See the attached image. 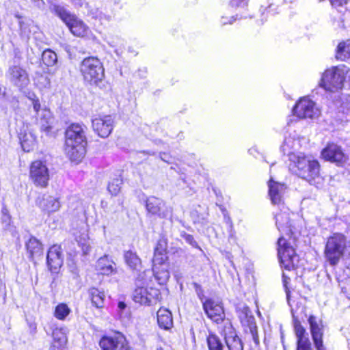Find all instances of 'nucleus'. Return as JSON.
<instances>
[{
    "instance_id": "obj_1",
    "label": "nucleus",
    "mask_w": 350,
    "mask_h": 350,
    "mask_svg": "<svg viewBox=\"0 0 350 350\" xmlns=\"http://www.w3.org/2000/svg\"><path fill=\"white\" fill-rule=\"evenodd\" d=\"M281 213L274 215L275 224L278 230L289 237L287 240L284 235L278 241V253L281 265L287 270L294 269L297 266L299 258L295 249L291 245V235L293 234V226L290 221V213L288 208L282 205Z\"/></svg>"
},
{
    "instance_id": "obj_2",
    "label": "nucleus",
    "mask_w": 350,
    "mask_h": 350,
    "mask_svg": "<svg viewBox=\"0 0 350 350\" xmlns=\"http://www.w3.org/2000/svg\"><path fill=\"white\" fill-rule=\"evenodd\" d=\"M85 126L79 123L70 124L65 132V152L70 160L80 163L85 155L87 138Z\"/></svg>"
},
{
    "instance_id": "obj_3",
    "label": "nucleus",
    "mask_w": 350,
    "mask_h": 350,
    "mask_svg": "<svg viewBox=\"0 0 350 350\" xmlns=\"http://www.w3.org/2000/svg\"><path fill=\"white\" fill-rule=\"evenodd\" d=\"M152 273L144 271L136 279V288L133 292V300L142 305L150 306L156 304L160 299V291L152 287Z\"/></svg>"
},
{
    "instance_id": "obj_4",
    "label": "nucleus",
    "mask_w": 350,
    "mask_h": 350,
    "mask_svg": "<svg viewBox=\"0 0 350 350\" xmlns=\"http://www.w3.org/2000/svg\"><path fill=\"white\" fill-rule=\"evenodd\" d=\"M345 83L350 87V68L340 65L325 70L319 81V86L326 91L335 92L342 90Z\"/></svg>"
},
{
    "instance_id": "obj_5",
    "label": "nucleus",
    "mask_w": 350,
    "mask_h": 350,
    "mask_svg": "<svg viewBox=\"0 0 350 350\" xmlns=\"http://www.w3.org/2000/svg\"><path fill=\"white\" fill-rule=\"evenodd\" d=\"M167 242L164 239L158 241L154 248V256L152 258V269L148 270L152 273L155 280L159 284H164L170 278L169 263L167 256Z\"/></svg>"
},
{
    "instance_id": "obj_6",
    "label": "nucleus",
    "mask_w": 350,
    "mask_h": 350,
    "mask_svg": "<svg viewBox=\"0 0 350 350\" xmlns=\"http://www.w3.org/2000/svg\"><path fill=\"white\" fill-rule=\"evenodd\" d=\"M80 72L85 82L97 85L105 77V69L100 60L96 57L85 58L80 64Z\"/></svg>"
},
{
    "instance_id": "obj_7",
    "label": "nucleus",
    "mask_w": 350,
    "mask_h": 350,
    "mask_svg": "<svg viewBox=\"0 0 350 350\" xmlns=\"http://www.w3.org/2000/svg\"><path fill=\"white\" fill-rule=\"evenodd\" d=\"M50 10L64 21L73 35L83 37L88 34L89 30L88 26L64 7L53 4Z\"/></svg>"
},
{
    "instance_id": "obj_8",
    "label": "nucleus",
    "mask_w": 350,
    "mask_h": 350,
    "mask_svg": "<svg viewBox=\"0 0 350 350\" xmlns=\"http://www.w3.org/2000/svg\"><path fill=\"white\" fill-rule=\"evenodd\" d=\"M346 237L341 233H334L327 241L325 257L329 265H337L343 256L346 249Z\"/></svg>"
},
{
    "instance_id": "obj_9",
    "label": "nucleus",
    "mask_w": 350,
    "mask_h": 350,
    "mask_svg": "<svg viewBox=\"0 0 350 350\" xmlns=\"http://www.w3.org/2000/svg\"><path fill=\"white\" fill-rule=\"evenodd\" d=\"M292 111L293 116L299 119L315 120L321 115V111L317 104L308 96L299 98Z\"/></svg>"
},
{
    "instance_id": "obj_10",
    "label": "nucleus",
    "mask_w": 350,
    "mask_h": 350,
    "mask_svg": "<svg viewBox=\"0 0 350 350\" xmlns=\"http://www.w3.org/2000/svg\"><path fill=\"white\" fill-rule=\"evenodd\" d=\"M29 177L36 187H46L50 174L46 161L38 159L33 161L29 167Z\"/></svg>"
},
{
    "instance_id": "obj_11",
    "label": "nucleus",
    "mask_w": 350,
    "mask_h": 350,
    "mask_svg": "<svg viewBox=\"0 0 350 350\" xmlns=\"http://www.w3.org/2000/svg\"><path fill=\"white\" fill-rule=\"evenodd\" d=\"M239 318L247 334H250L256 345H258L260 340L258 334L255 318L252 311L247 306H243L238 311Z\"/></svg>"
},
{
    "instance_id": "obj_12",
    "label": "nucleus",
    "mask_w": 350,
    "mask_h": 350,
    "mask_svg": "<svg viewBox=\"0 0 350 350\" xmlns=\"http://www.w3.org/2000/svg\"><path fill=\"white\" fill-rule=\"evenodd\" d=\"M220 334L224 337L228 350H243V343L229 321L224 322Z\"/></svg>"
},
{
    "instance_id": "obj_13",
    "label": "nucleus",
    "mask_w": 350,
    "mask_h": 350,
    "mask_svg": "<svg viewBox=\"0 0 350 350\" xmlns=\"http://www.w3.org/2000/svg\"><path fill=\"white\" fill-rule=\"evenodd\" d=\"M99 345L103 350H131L126 338L120 333L103 336Z\"/></svg>"
},
{
    "instance_id": "obj_14",
    "label": "nucleus",
    "mask_w": 350,
    "mask_h": 350,
    "mask_svg": "<svg viewBox=\"0 0 350 350\" xmlns=\"http://www.w3.org/2000/svg\"><path fill=\"white\" fill-rule=\"evenodd\" d=\"M146 208L148 213L157 215L159 218H167L172 214V208L161 198L149 196L146 200Z\"/></svg>"
},
{
    "instance_id": "obj_15",
    "label": "nucleus",
    "mask_w": 350,
    "mask_h": 350,
    "mask_svg": "<svg viewBox=\"0 0 350 350\" xmlns=\"http://www.w3.org/2000/svg\"><path fill=\"white\" fill-rule=\"evenodd\" d=\"M310 325V332L314 345L317 350H326L323 345L324 325L323 321L314 315H310L308 319Z\"/></svg>"
},
{
    "instance_id": "obj_16",
    "label": "nucleus",
    "mask_w": 350,
    "mask_h": 350,
    "mask_svg": "<svg viewBox=\"0 0 350 350\" xmlns=\"http://www.w3.org/2000/svg\"><path fill=\"white\" fill-rule=\"evenodd\" d=\"M31 100L36 120L40 125L41 129L45 132H49L53 123V116L51 111L46 107L42 108L38 98H32Z\"/></svg>"
},
{
    "instance_id": "obj_17",
    "label": "nucleus",
    "mask_w": 350,
    "mask_h": 350,
    "mask_svg": "<svg viewBox=\"0 0 350 350\" xmlns=\"http://www.w3.org/2000/svg\"><path fill=\"white\" fill-rule=\"evenodd\" d=\"M203 309L208 318L219 323L224 320L225 313L221 303L213 299H206L203 302Z\"/></svg>"
},
{
    "instance_id": "obj_18",
    "label": "nucleus",
    "mask_w": 350,
    "mask_h": 350,
    "mask_svg": "<svg viewBox=\"0 0 350 350\" xmlns=\"http://www.w3.org/2000/svg\"><path fill=\"white\" fill-rule=\"evenodd\" d=\"M93 130L100 137H108L113 128V120L111 116L96 117L92 120Z\"/></svg>"
},
{
    "instance_id": "obj_19",
    "label": "nucleus",
    "mask_w": 350,
    "mask_h": 350,
    "mask_svg": "<svg viewBox=\"0 0 350 350\" xmlns=\"http://www.w3.org/2000/svg\"><path fill=\"white\" fill-rule=\"evenodd\" d=\"M321 155L325 160L336 163L337 165H342L347 160L341 147L335 144H329L322 150Z\"/></svg>"
},
{
    "instance_id": "obj_20",
    "label": "nucleus",
    "mask_w": 350,
    "mask_h": 350,
    "mask_svg": "<svg viewBox=\"0 0 350 350\" xmlns=\"http://www.w3.org/2000/svg\"><path fill=\"white\" fill-rule=\"evenodd\" d=\"M269 196L273 204L282 206L284 195L287 189L286 185L275 181L271 176L268 181Z\"/></svg>"
},
{
    "instance_id": "obj_21",
    "label": "nucleus",
    "mask_w": 350,
    "mask_h": 350,
    "mask_svg": "<svg viewBox=\"0 0 350 350\" xmlns=\"http://www.w3.org/2000/svg\"><path fill=\"white\" fill-rule=\"evenodd\" d=\"M294 332L297 338L296 350H313L308 334L299 321L294 323Z\"/></svg>"
},
{
    "instance_id": "obj_22",
    "label": "nucleus",
    "mask_w": 350,
    "mask_h": 350,
    "mask_svg": "<svg viewBox=\"0 0 350 350\" xmlns=\"http://www.w3.org/2000/svg\"><path fill=\"white\" fill-rule=\"evenodd\" d=\"M8 77L12 83L21 89L26 87L29 82L26 70L18 66L10 68Z\"/></svg>"
},
{
    "instance_id": "obj_23",
    "label": "nucleus",
    "mask_w": 350,
    "mask_h": 350,
    "mask_svg": "<svg viewBox=\"0 0 350 350\" xmlns=\"http://www.w3.org/2000/svg\"><path fill=\"white\" fill-rule=\"evenodd\" d=\"M289 159L291 162L290 168L294 173L297 176H307V174L304 169L306 168L312 161L310 158L307 157L302 152H298L297 154H291Z\"/></svg>"
},
{
    "instance_id": "obj_24",
    "label": "nucleus",
    "mask_w": 350,
    "mask_h": 350,
    "mask_svg": "<svg viewBox=\"0 0 350 350\" xmlns=\"http://www.w3.org/2000/svg\"><path fill=\"white\" fill-rule=\"evenodd\" d=\"M36 204L42 211L49 214L58 211L61 207L59 198L48 195L38 198Z\"/></svg>"
},
{
    "instance_id": "obj_25",
    "label": "nucleus",
    "mask_w": 350,
    "mask_h": 350,
    "mask_svg": "<svg viewBox=\"0 0 350 350\" xmlns=\"http://www.w3.org/2000/svg\"><path fill=\"white\" fill-rule=\"evenodd\" d=\"M47 264L51 271H57L63 264L62 249L59 245L51 247L47 254Z\"/></svg>"
},
{
    "instance_id": "obj_26",
    "label": "nucleus",
    "mask_w": 350,
    "mask_h": 350,
    "mask_svg": "<svg viewBox=\"0 0 350 350\" xmlns=\"http://www.w3.org/2000/svg\"><path fill=\"white\" fill-rule=\"evenodd\" d=\"M115 263L109 258L108 256L105 255L100 257L96 262V270L100 274L110 275L117 272Z\"/></svg>"
},
{
    "instance_id": "obj_27",
    "label": "nucleus",
    "mask_w": 350,
    "mask_h": 350,
    "mask_svg": "<svg viewBox=\"0 0 350 350\" xmlns=\"http://www.w3.org/2000/svg\"><path fill=\"white\" fill-rule=\"evenodd\" d=\"M18 138L23 150L29 152L34 149L36 146V138L35 135L26 129L21 130L18 133Z\"/></svg>"
},
{
    "instance_id": "obj_28",
    "label": "nucleus",
    "mask_w": 350,
    "mask_h": 350,
    "mask_svg": "<svg viewBox=\"0 0 350 350\" xmlns=\"http://www.w3.org/2000/svg\"><path fill=\"white\" fill-rule=\"evenodd\" d=\"M51 350H66L67 337L64 328H56L53 332Z\"/></svg>"
},
{
    "instance_id": "obj_29",
    "label": "nucleus",
    "mask_w": 350,
    "mask_h": 350,
    "mask_svg": "<svg viewBox=\"0 0 350 350\" xmlns=\"http://www.w3.org/2000/svg\"><path fill=\"white\" fill-rule=\"evenodd\" d=\"M304 170L306 171L307 176H299V177L311 185L317 183L316 179L319 178V164L317 161L312 160Z\"/></svg>"
},
{
    "instance_id": "obj_30",
    "label": "nucleus",
    "mask_w": 350,
    "mask_h": 350,
    "mask_svg": "<svg viewBox=\"0 0 350 350\" xmlns=\"http://www.w3.org/2000/svg\"><path fill=\"white\" fill-rule=\"evenodd\" d=\"M105 40L110 47L113 49L114 53L118 56L122 55L125 46V41L122 38L118 35L108 36Z\"/></svg>"
},
{
    "instance_id": "obj_31",
    "label": "nucleus",
    "mask_w": 350,
    "mask_h": 350,
    "mask_svg": "<svg viewBox=\"0 0 350 350\" xmlns=\"http://www.w3.org/2000/svg\"><path fill=\"white\" fill-rule=\"evenodd\" d=\"M157 322L161 328L170 329L173 325L172 315L170 311L160 308L157 312Z\"/></svg>"
},
{
    "instance_id": "obj_32",
    "label": "nucleus",
    "mask_w": 350,
    "mask_h": 350,
    "mask_svg": "<svg viewBox=\"0 0 350 350\" xmlns=\"http://www.w3.org/2000/svg\"><path fill=\"white\" fill-rule=\"evenodd\" d=\"M336 57L341 61L350 60V39L340 42L338 44Z\"/></svg>"
},
{
    "instance_id": "obj_33",
    "label": "nucleus",
    "mask_w": 350,
    "mask_h": 350,
    "mask_svg": "<svg viewBox=\"0 0 350 350\" xmlns=\"http://www.w3.org/2000/svg\"><path fill=\"white\" fill-rule=\"evenodd\" d=\"M89 294L91 297L92 304L97 308L104 307L105 294L104 291H100L97 288H91L89 290Z\"/></svg>"
},
{
    "instance_id": "obj_34",
    "label": "nucleus",
    "mask_w": 350,
    "mask_h": 350,
    "mask_svg": "<svg viewBox=\"0 0 350 350\" xmlns=\"http://www.w3.org/2000/svg\"><path fill=\"white\" fill-rule=\"evenodd\" d=\"M126 265L132 270H139L142 267V261L137 254L133 251H126L124 255Z\"/></svg>"
},
{
    "instance_id": "obj_35",
    "label": "nucleus",
    "mask_w": 350,
    "mask_h": 350,
    "mask_svg": "<svg viewBox=\"0 0 350 350\" xmlns=\"http://www.w3.org/2000/svg\"><path fill=\"white\" fill-rule=\"evenodd\" d=\"M299 146V142L294 137H286L283 144L281 146V150L284 154H288L289 158L291 154H295L293 150H296Z\"/></svg>"
},
{
    "instance_id": "obj_36",
    "label": "nucleus",
    "mask_w": 350,
    "mask_h": 350,
    "mask_svg": "<svg viewBox=\"0 0 350 350\" xmlns=\"http://www.w3.org/2000/svg\"><path fill=\"white\" fill-rule=\"evenodd\" d=\"M76 241L81 248L82 254L83 256L89 255L92 250V246L88 234L87 233H82L76 237Z\"/></svg>"
},
{
    "instance_id": "obj_37",
    "label": "nucleus",
    "mask_w": 350,
    "mask_h": 350,
    "mask_svg": "<svg viewBox=\"0 0 350 350\" xmlns=\"http://www.w3.org/2000/svg\"><path fill=\"white\" fill-rule=\"evenodd\" d=\"M26 247L31 258L40 255L42 252V244L35 237H31L29 239L26 243Z\"/></svg>"
},
{
    "instance_id": "obj_38",
    "label": "nucleus",
    "mask_w": 350,
    "mask_h": 350,
    "mask_svg": "<svg viewBox=\"0 0 350 350\" xmlns=\"http://www.w3.org/2000/svg\"><path fill=\"white\" fill-rule=\"evenodd\" d=\"M70 312L71 309L66 304L59 303L55 307L53 316L58 320L64 321Z\"/></svg>"
},
{
    "instance_id": "obj_39",
    "label": "nucleus",
    "mask_w": 350,
    "mask_h": 350,
    "mask_svg": "<svg viewBox=\"0 0 350 350\" xmlns=\"http://www.w3.org/2000/svg\"><path fill=\"white\" fill-rule=\"evenodd\" d=\"M209 350H223L224 345L219 337L213 333H210L206 338Z\"/></svg>"
},
{
    "instance_id": "obj_40",
    "label": "nucleus",
    "mask_w": 350,
    "mask_h": 350,
    "mask_svg": "<svg viewBox=\"0 0 350 350\" xmlns=\"http://www.w3.org/2000/svg\"><path fill=\"white\" fill-rule=\"evenodd\" d=\"M250 0H230L228 5L239 12H245L248 10Z\"/></svg>"
},
{
    "instance_id": "obj_41",
    "label": "nucleus",
    "mask_w": 350,
    "mask_h": 350,
    "mask_svg": "<svg viewBox=\"0 0 350 350\" xmlns=\"http://www.w3.org/2000/svg\"><path fill=\"white\" fill-rule=\"evenodd\" d=\"M42 59L43 63L47 66H53L57 62L56 53L51 49L44 50L42 53Z\"/></svg>"
},
{
    "instance_id": "obj_42",
    "label": "nucleus",
    "mask_w": 350,
    "mask_h": 350,
    "mask_svg": "<svg viewBox=\"0 0 350 350\" xmlns=\"http://www.w3.org/2000/svg\"><path fill=\"white\" fill-rule=\"evenodd\" d=\"M122 179L120 176H116L112 178L108 184V191L113 196H117L121 189Z\"/></svg>"
},
{
    "instance_id": "obj_43",
    "label": "nucleus",
    "mask_w": 350,
    "mask_h": 350,
    "mask_svg": "<svg viewBox=\"0 0 350 350\" xmlns=\"http://www.w3.org/2000/svg\"><path fill=\"white\" fill-rule=\"evenodd\" d=\"M180 236L183 239H184L185 241L188 244H189L190 245H191L192 247H193L195 248H198L201 250L200 247L198 245V243L196 241V240L194 239V237L191 234H187L185 231H182V232H180Z\"/></svg>"
},
{
    "instance_id": "obj_44",
    "label": "nucleus",
    "mask_w": 350,
    "mask_h": 350,
    "mask_svg": "<svg viewBox=\"0 0 350 350\" xmlns=\"http://www.w3.org/2000/svg\"><path fill=\"white\" fill-rule=\"evenodd\" d=\"M92 17L98 19L102 24L109 22L111 20V16L103 13L102 11L96 10L95 12H92Z\"/></svg>"
},
{
    "instance_id": "obj_45",
    "label": "nucleus",
    "mask_w": 350,
    "mask_h": 350,
    "mask_svg": "<svg viewBox=\"0 0 350 350\" xmlns=\"http://www.w3.org/2000/svg\"><path fill=\"white\" fill-rule=\"evenodd\" d=\"M243 18H245V16H243L242 15L239 14H236L234 16H232L230 18L226 17V16H221L220 23L222 25H228V24H232L234 23L237 20H240Z\"/></svg>"
},
{
    "instance_id": "obj_46",
    "label": "nucleus",
    "mask_w": 350,
    "mask_h": 350,
    "mask_svg": "<svg viewBox=\"0 0 350 350\" xmlns=\"http://www.w3.org/2000/svg\"><path fill=\"white\" fill-rule=\"evenodd\" d=\"M332 5L335 8H343L348 5L350 0H329Z\"/></svg>"
},
{
    "instance_id": "obj_47",
    "label": "nucleus",
    "mask_w": 350,
    "mask_h": 350,
    "mask_svg": "<svg viewBox=\"0 0 350 350\" xmlns=\"http://www.w3.org/2000/svg\"><path fill=\"white\" fill-rule=\"evenodd\" d=\"M219 207L220 211L222 212V213L224 215V219L226 221V222L228 223L229 226L230 228V236L232 237L233 234L232 233V221L230 220V218L227 215V211L225 208V207L224 206H222V205H219Z\"/></svg>"
},
{
    "instance_id": "obj_48",
    "label": "nucleus",
    "mask_w": 350,
    "mask_h": 350,
    "mask_svg": "<svg viewBox=\"0 0 350 350\" xmlns=\"http://www.w3.org/2000/svg\"><path fill=\"white\" fill-rule=\"evenodd\" d=\"M282 279H283V285H284V287L285 288V292H286V297H287V299L288 300L289 299V289L288 288V283L290 282V278L287 276H286L284 273H283V275H282Z\"/></svg>"
},
{
    "instance_id": "obj_49",
    "label": "nucleus",
    "mask_w": 350,
    "mask_h": 350,
    "mask_svg": "<svg viewBox=\"0 0 350 350\" xmlns=\"http://www.w3.org/2000/svg\"><path fill=\"white\" fill-rule=\"evenodd\" d=\"M126 308V305L123 301H120L118 304V314L120 319L124 318V311Z\"/></svg>"
},
{
    "instance_id": "obj_50",
    "label": "nucleus",
    "mask_w": 350,
    "mask_h": 350,
    "mask_svg": "<svg viewBox=\"0 0 350 350\" xmlns=\"http://www.w3.org/2000/svg\"><path fill=\"white\" fill-rule=\"evenodd\" d=\"M11 219H12V218H11L10 215L1 217V221L6 226H9L10 225Z\"/></svg>"
},
{
    "instance_id": "obj_51",
    "label": "nucleus",
    "mask_w": 350,
    "mask_h": 350,
    "mask_svg": "<svg viewBox=\"0 0 350 350\" xmlns=\"http://www.w3.org/2000/svg\"><path fill=\"white\" fill-rule=\"evenodd\" d=\"M161 159L165 162L170 163L171 158L165 153L161 154Z\"/></svg>"
},
{
    "instance_id": "obj_52",
    "label": "nucleus",
    "mask_w": 350,
    "mask_h": 350,
    "mask_svg": "<svg viewBox=\"0 0 350 350\" xmlns=\"http://www.w3.org/2000/svg\"><path fill=\"white\" fill-rule=\"evenodd\" d=\"M71 2L75 5V6H81L83 3L82 0H70Z\"/></svg>"
},
{
    "instance_id": "obj_53",
    "label": "nucleus",
    "mask_w": 350,
    "mask_h": 350,
    "mask_svg": "<svg viewBox=\"0 0 350 350\" xmlns=\"http://www.w3.org/2000/svg\"><path fill=\"white\" fill-rule=\"evenodd\" d=\"M1 213H2V216L10 215L9 211L5 206H3L2 208Z\"/></svg>"
},
{
    "instance_id": "obj_54",
    "label": "nucleus",
    "mask_w": 350,
    "mask_h": 350,
    "mask_svg": "<svg viewBox=\"0 0 350 350\" xmlns=\"http://www.w3.org/2000/svg\"><path fill=\"white\" fill-rule=\"evenodd\" d=\"M31 1L37 3V6L39 8H42L44 5V2L43 0H31Z\"/></svg>"
},
{
    "instance_id": "obj_55",
    "label": "nucleus",
    "mask_w": 350,
    "mask_h": 350,
    "mask_svg": "<svg viewBox=\"0 0 350 350\" xmlns=\"http://www.w3.org/2000/svg\"><path fill=\"white\" fill-rule=\"evenodd\" d=\"M296 0H284V1L286 3H293Z\"/></svg>"
},
{
    "instance_id": "obj_56",
    "label": "nucleus",
    "mask_w": 350,
    "mask_h": 350,
    "mask_svg": "<svg viewBox=\"0 0 350 350\" xmlns=\"http://www.w3.org/2000/svg\"><path fill=\"white\" fill-rule=\"evenodd\" d=\"M129 51H131V53H134L135 55H136V54H137L135 51H133V50H131H131L129 49Z\"/></svg>"
},
{
    "instance_id": "obj_57",
    "label": "nucleus",
    "mask_w": 350,
    "mask_h": 350,
    "mask_svg": "<svg viewBox=\"0 0 350 350\" xmlns=\"http://www.w3.org/2000/svg\"><path fill=\"white\" fill-rule=\"evenodd\" d=\"M129 51H131V53H134L135 55H136V54H137L135 51H133V50H131H131L129 49Z\"/></svg>"
}]
</instances>
